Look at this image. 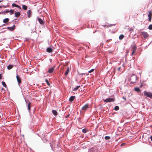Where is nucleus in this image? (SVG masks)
Returning <instances> with one entry per match:
<instances>
[{
  "mask_svg": "<svg viewBox=\"0 0 152 152\" xmlns=\"http://www.w3.org/2000/svg\"><path fill=\"white\" fill-rule=\"evenodd\" d=\"M137 79V77L136 76L133 74L131 75L130 77V80L131 81L130 83H135Z\"/></svg>",
  "mask_w": 152,
  "mask_h": 152,
  "instance_id": "1",
  "label": "nucleus"
},
{
  "mask_svg": "<svg viewBox=\"0 0 152 152\" xmlns=\"http://www.w3.org/2000/svg\"><path fill=\"white\" fill-rule=\"evenodd\" d=\"M144 95L147 97H149L151 99L152 98V93L150 92H147L144 91L143 92Z\"/></svg>",
  "mask_w": 152,
  "mask_h": 152,
  "instance_id": "2",
  "label": "nucleus"
},
{
  "mask_svg": "<svg viewBox=\"0 0 152 152\" xmlns=\"http://www.w3.org/2000/svg\"><path fill=\"white\" fill-rule=\"evenodd\" d=\"M55 67V66L54 65L52 67L49 68L48 69V73H49V74H52L54 71Z\"/></svg>",
  "mask_w": 152,
  "mask_h": 152,
  "instance_id": "3",
  "label": "nucleus"
},
{
  "mask_svg": "<svg viewBox=\"0 0 152 152\" xmlns=\"http://www.w3.org/2000/svg\"><path fill=\"white\" fill-rule=\"evenodd\" d=\"M141 34H142L144 39H147L148 38V34L147 32L145 31H142L141 32Z\"/></svg>",
  "mask_w": 152,
  "mask_h": 152,
  "instance_id": "4",
  "label": "nucleus"
},
{
  "mask_svg": "<svg viewBox=\"0 0 152 152\" xmlns=\"http://www.w3.org/2000/svg\"><path fill=\"white\" fill-rule=\"evenodd\" d=\"M114 101V99L113 98H109L106 99L104 100V102H110Z\"/></svg>",
  "mask_w": 152,
  "mask_h": 152,
  "instance_id": "5",
  "label": "nucleus"
},
{
  "mask_svg": "<svg viewBox=\"0 0 152 152\" xmlns=\"http://www.w3.org/2000/svg\"><path fill=\"white\" fill-rule=\"evenodd\" d=\"M54 50V48L53 46L51 45L48 47V53H51Z\"/></svg>",
  "mask_w": 152,
  "mask_h": 152,
  "instance_id": "6",
  "label": "nucleus"
},
{
  "mask_svg": "<svg viewBox=\"0 0 152 152\" xmlns=\"http://www.w3.org/2000/svg\"><path fill=\"white\" fill-rule=\"evenodd\" d=\"M50 147L51 148V149H52L53 150V151H54V150H56V149L57 148V147H56V148H55L54 147V143L53 142H52V143H50Z\"/></svg>",
  "mask_w": 152,
  "mask_h": 152,
  "instance_id": "7",
  "label": "nucleus"
},
{
  "mask_svg": "<svg viewBox=\"0 0 152 152\" xmlns=\"http://www.w3.org/2000/svg\"><path fill=\"white\" fill-rule=\"evenodd\" d=\"M88 107V105L87 104L85 105L82 108V110L83 111L86 110L87 109Z\"/></svg>",
  "mask_w": 152,
  "mask_h": 152,
  "instance_id": "8",
  "label": "nucleus"
},
{
  "mask_svg": "<svg viewBox=\"0 0 152 152\" xmlns=\"http://www.w3.org/2000/svg\"><path fill=\"white\" fill-rule=\"evenodd\" d=\"M16 77L18 84H20L21 83V78H20L19 76L17 75Z\"/></svg>",
  "mask_w": 152,
  "mask_h": 152,
  "instance_id": "9",
  "label": "nucleus"
},
{
  "mask_svg": "<svg viewBox=\"0 0 152 152\" xmlns=\"http://www.w3.org/2000/svg\"><path fill=\"white\" fill-rule=\"evenodd\" d=\"M152 16V13L151 12H150L149 13V14L148 15V20L149 22H151V18Z\"/></svg>",
  "mask_w": 152,
  "mask_h": 152,
  "instance_id": "10",
  "label": "nucleus"
},
{
  "mask_svg": "<svg viewBox=\"0 0 152 152\" xmlns=\"http://www.w3.org/2000/svg\"><path fill=\"white\" fill-rule=\"evenodd\" d=\"M15 26L14 25L12 26V27H7V29L11 31H12L15 29Z\"/></svg>",
  "mask_w": 152,
  "mask_h": 152,
  "instance_id": "11",
  "label": "nucleus"
},
{
  "mask_svg": "<svg viewBox=\"0 0 152 152\" xmlns=\"http://www.w3.org/2000/svg\"><path fill=\"white\" fill-rule=\"evenodd\" d=\"M27 14L28 15V18H30L31 15L32 14V12L31 10H28L27 12Z\"/></svg>",
  "mask_w": 152,
  "mask_h": 152,
  "instance_id": "12",
  "label": "nucleus"
},
{
  "mask_svg": "<svg viewBox=\"0 0 152 152\" xmlns=\"http://www.w3.org/2000/svg\"><path fill=\"white\" fill-rule=\"evenodd\" d=\"M38 20L39 22V23L41 25H43L44 23V22L40 18H38Z\"/></svg>",
  "mask_w": 152,
  "mask_h": 152,
  "instance_id": "13",
  "label": "nucleus"
},
{
  "mask_svg": "<svg viewBox=\"0 0 152 152\" xmlns=\"http://www.w3.org/2000/svg\"><path fill=\"white\" fill-rule=\"evenodd\" d=\"M12 6L13 7H16L19 9L20 10H21V7L18 5L15 4L13 3L12 4Z\"/></svg>",
  "mask_w": 152,
  "mask_h": 152,
  "instance_id": "14",
  "label": "nucleus"
},
{
  "mask_svg": "<svg viewBox=\"0 0 152 152\" xmlns=\"http://www.w3.org/2000/svg\"><path fill=\"white\" fill-rule=\"evenodd\" d=\"M75 98V96H72L70 97V98L69 99V101L70 102H72L74 100Z\"/></svg>",
  "mask_w": 152,
  "mask_h": 152,
  "instance_id": "15",
  "label": "nucleus"
},
{
  "mask_svg": "<svg viewBox=\"0 0 152 152\" xmlns=\"http://www.w3.org/2000/svg\"><path fill=\"white\" fill-rule=\"evenodd\" d=\"M69 67H68L66 71L64 73V75H67L69 73Z\"/></svg>",
  "mask_w": 152,
  "mask_h": 152,
  "instance_id": "16",
  "label": "nucleus"
},
{
  "mask_svg": "<svg viewBox=\"0 0 152 152\" xmlns=\"http://www.w3.org/2000/svg\"><path fill=\"white\" fill-rule=\"evenodd\" d=\"M15 17H18L20 16V14L19 12H15Z\"/></svg>",
  "mask_w": 152,
  "mask_h": 152,
  "instance_id": "17",
  "label": "nucleus"
},
{
  "mask_svg": "<svg viewBox=\"0 0 152 152\" xmlns=\"http://www.w3.org/2000/svg\"><path fill=\"white\" fill-rule=\"evenodd\" d=\"M134 90L138 92H140V89L138 87H135L134 88Z\"/></svg>",
  "mask_w": 152,
  "mask_h": 152,
  "instance_id": "18",
  "label": "nucleus"
},
{
  "mask_svg": "<svg viewBox=\"0 0 152 152\" xmlns=\"http://www.w3.org/2000/svg\"><path fill=\"white\" fill-rule=\"evenodd\" d=\"M31 103L30 102H28V110H30L31 109Z\"/></svg>",
  "mask_w": 152,
  "mask_h": 152,
  "instance_id": "19",
  "label": "nucleus"
},
{
  "mask_svg": "<svg viewBox=\"0 0 152 152\" xmlns=\"http://www.w3.org/2000/svg\"><path fill=\"white\" fill-rule=\"evenodd\" d=\"M52 113L55 115H56L58 114V113L56 111L54 110H52Z\"/></svg>",
  "mask_w": 152,
  "mask_h": 152,
  "instance_id": "20",
  "label": "nucleus"
},
{
  "mask_svg": "<svg viewBox=\"0 0 152 152\" xmlns=\"http://www.w3.org/2000/svg\"><path fill=\"white\" fill-rule=\"evenodd\" d=\"M22 8L23 10H26L27 9L28 7L26 6L23 5H22Z\"/></svg>",
  "mask_w": 152,
  "mask_h": 152,
  "instance_id": "21",
  "label": "nucleus"
},
{
  "mask_svg": "<svg viewBox=\"0 0 152 152\" xmlns=\"http://www.w3.org/2000/svg\"><path fill=\"white\" fill-rule=\"evenodd\" d=\"M9 21V19L8 18H5L3 20V22L4 23H6L8 22Z\"/></svg>",
  "mask_w": 152,
  "mask_h": 152,
  "instance_id": "22",
  "label": "nucleus"
},
{
  "mask_svg": "<svg viewBox=\"0 0 152 152\" xmlns=\"http://www.w3.org/2000/svg\"><path fill=\"white\" fill-rule=\"evenodd\" d=\"M13 67V66L11 65H9L7 66V69H12Z\"/></svg>",
  "mask_w": 152,
  "mask_h": 152,
  "instance_id": "23",
  "label": "nucleus"
},
{
  "mask_svg": "<svg viewBox=\"0 0 152 152\" xmlns=\"http://www.w3.org/2000/svg\"><path fill=\"white\" fill-rule=\"evenodd\" d=\"M80 86H77L75 88H74L73 89V91H76L77 90L80 88Z\"/></svg>",
  "mask_w": 152,
  "mask_h": 152,
  "instance_id": "24",
  "label": "nucleus"
},
{
  "mask_svg": "<svg viewBox=\"0 0 152 152\" xmlns=\"http://www.w3.org/2000/svg\"><path fill=\"white\" fill-rule=\"evenodd\" d=\"M124 36L123 35V34L121 35L119 37V39L120 40H121L124 38Z\"/></svg>",
  "mask_w": 152,
  "mask_h": 152,
  "instance_id": "25",
  "label": "nucleus"
},
{
  "mask_svg": "<svg viewBox=\"0 0 152 152\" xmlns=\"http://www.w3.org/2000/svg\"><path fill=\"white\" fill-rule=\"evenodd\" d=\"M136 48H137L134 45H133L132 47V49L133 50L136 51Z\"/></svg>",
  "mask_w": 152,
  "mask_h": 152,
  "instance_id": "26",
  "label": "nucleus"
},
{
  "mask_svg": "<svg viewBox=\"0 0 152 152\" xmlns=\"http://www.w3.org/2000/svg\"><path fill=\"white\" fill-rule=\"evenodd\" d=\"M104 138L106 140H109L110 139V136H106Z\"/></svg>",
  "mask_w": 152,
  "mask_h": 152,
  "instance_id": "27",
  "label": "nucleus"
},
{
  "mask_svg": "<svg viewBox=\"0 0 152 152\" xmlns=\"http://www.w3.org/2000/svg\"><path fill=\"white\" fill-rule=\"evenodd\" d=\"M119 109V107L118 106H115L114 107V110H118Z\"/></svg>",
  "mask_w": 152,
  "mask_h": 152,
  "instance_id": "28",
  "label": "nucleus"
},
{
  "mask_svg": "<svg viewBox=\"0 0 152 152\" xmlns=\"http://www.w3.org/2000/svg\"><path fill=\"white\" fill-rule=\"evenodd\" d=\"M82 132L84 133H85L87 132V131L86 129H82Z\"/></svg>",
  "mask_w": 152,
  "mask_h": 152,
  "instance_id": "29",
  "label": "nucleus"
},
{
  "mask_svg": "<svg viewBox=\"0 0 152 152\" xmlns=\"http://www.w3.org/2000/svg\"><path fill=\"white\" fill-rule=\"evenodd\" d=\"M148 29L150 30H152V24H150L148 27Z\"/></svg>",
  "mask_w": 152,
  "mask_h": 152,
  "instance_id": "30",
  "label": "nucleus"
},
{
  "mask_svg": "<svg viewBox=\"0 0 152 152\" xmlns=\"http://www.w3.org/2000/svg\"><path fill=\"white\" fill-rule=\"evenodd\" d=\"M9 11L11 15L13 14L14 13V10H9Z\"/></svg>",
  "mask_w": 152,
  "mask_h": 152,
  "instance_id": "31",
  "label": "nucleus"
},
{
  "mask_svg": "<svg viewBox=\"0 0 152 152\" xmlns=\"http://www.w3.org/2000/svg\"><path fill=\"white\" fill-rule=\"evenodd\" d=\"M2 84L5 87H6L7 86L5 82L4 81L2 82Z\"/></svg>",
  "mask_w": 152,
  "mask_h": 152,
  "instance_id": "32",
  "label": "nucleus"
},
{
  "mask_svg": "<svg viewBox=\"0 0 152 152\" xmlns=\"http://www.w3.org/2000/svg\"><path fill=\"white\" fill-rule=\"evenodd\" d=\"M94 70V69H91V70H89L88 72V73H90L93 72Z\"/></svg>",
  "mask_w": 152,
  "mask_h": 152,
  "instance_id": "33",
  "label": "nucleus"
},
{
  "mask_svg": "<svg viewBox=\"0 0 152 152\" xmlns=\"http://www.w3.org/2000/svg\"><path fill=\"white\" fill-rule=\"evenodd\" d=\"M4 12L6 13H8V12H9L10 11H9V10L8 9H7V10H6Z\"/></svg>",
  "mask_w": 152,
  "mask_h": 152,
  "instance_id": "34",
  "label": "nucleus"
},
{
  "mask_svg": "<svg viewBox=\"0 0 152 152\" xmlns=\"http://www.w3.org/2000/svg\"><path fill=\"white\" fill-rule=\"evenodd\" d=\"M135 51L132 50V52L131 54V55L132 56L134 54V53H135Z\"/></svg>",
  "mask_w": 152,
  "mask_h": 152,
  "instance_id": "35",
  "label": "nucleus"
},
{
  "mask_svg": "<svg viewBox=\"0 0 152 152\" xmlns=\"http://www.w3.org/2000/svg\"><path fill=\"white\" fill-rule=\"evenodd\" d=\"M80 75H85V73H80Z\"/></svg>",
  "mask_w": 152,
  "mask_h": 152,
  "instance_id": "36",
  "label": "nucleus"
},
{
  "mask_svg": "<svg viewBox=\"0 0 152 152\" xmlns=\"http://www.w3.org/2000/svg\"><path fill=\"white\" fill-rule=\"evenodd\" d=\"M113 24H110V25H109V26H107V27H110V26H113Z\"/></svg>",
  "mask_w": 152,
  "mask_h": 152,
  "instance_id": "37",
  "label": "nucleus"
},
{
  "mask_svg": "<svg viewBox=\"0 0 152 152\" xmlns=\"http://www.w3.org/2000/svg\"><path fill=\"white\" fill-rule=\"evenodd\" d=\"M2 79V75L1 74H0V80H1Z\"/></svg>",
  "mask_w": 152,
  "mask_h": 152,
  "instance_id": "38",
  "label": "nucleus"
},
{
  "mask_svg": "<svg viewBox=\"0 0 152 152\" xmlns=\"http://www.w3.org/2000/svg\"><path fill=\"white\" fill-rule=\"evenodd\" d=\"M124 145H125V144H124V143H122V144H121V146H123Z\"/></svg>",
  "mask_w": 152,
  "mask_h": 152,
  "instance_id": "39",
  "label": "nucleus"
},
{
  "mask_svg": "<svg viewBox=\"0 0 152 152\" xmlns=\"http://www.w3.org/2000/svg\"><path fill=\"white\" fill-rule=\"evenodd\" d=\"M49 61L50 62H51L52 61V59H50Z\"/></svg>",
  "mask_w": 152,
  "mask_h": 152,
  "instance_id": "40",
  "label": "nucleus"
},
{
  "mask_svg": "<svg viewBox=\"0 0 152 152\" xmlns=\"http://www.w3.org/2000/svg\"><path fill=\"white\" fill-rule=\"evenodd\" d=\"M121 67H119L118 68V70H120V69H121Z\"/></svg>",
  "mask_w": 152,
  "mask_h": 152,
  "instance_id": "41",
  "label": "nucleus"
},
{
  "mask_svg": "<svg viewBox=\"0 0 152 152\" xmlns=\"http://www.w3.org/2000/svg\"><path fill=\"white\" fill-rule=\"evenodd\" d=\"M150 138H151V140L152 141V136H151Z\"/></svg>",
  "mask_w": 152,
  "mask_h": 152,
  "instance_id": "42",
  "label": "nucleus"
},
{
  "mask_svg": "<svg viewBox=\"0 0 152 152\" xmlns=\"http://www.w3.org/2000/svg\"><path fill=\"white\" fill-rule=\"evenodd\" d=\"M45 81L46 82V83L48 84V80L47 79H46Z\"/></svg>",
  "mask_w": 152,
  "mask_h": 152,
  "instance_id": "43",
  "label": "nucleus"
},
{
  "mask_svg": "<svg viewBox=\"0 0 152 152\" xmlns=\"http://www.w3.org/2000/svg\"><path fill=\"white\" fill-rule=\"evenodd\" d=\"M69 116V115H67V116L66 117V118L68 117Z\"/></svg>",
  "mask_w": 152,
  "mask_h": 152,
  "instance_id": "44",
  "label": "nucleus"
},
{
  "mask_svg": "<svg viewBox=\"0 0 152 152\" xmlns=\"http://www.w3.org/2000/svg\"><path fill=\"white\" fill-rule=\"evenodd\" d=\"M48 86H50V85L48 82Z\"/></svg>",
  "mask_w": 152,
  "mask_h": 152,
  "instance_id": "45",
  "label": "nucleus"
},
{
  "mask_svg": "<svg viewBox=\"0 0 152 152\" xmlns=\"http://www.w3.org/2000/svg\"><path fill=\"white\" fill-rule=\"evenodd\" d=\"M123 98L125 100L126 99V98L124 97H123Z\"/></svg>",
  "mask_w": 152,
  "mask_h": 152,
  "instance_id": "46",
  "label": "nucleus"
},
{
  "mask_svg": "<svg viewBox=\"0 0 152 152\" xmlns=\"http://www.w3.org/2000/svg\"><path fill=\"white\" fill-rule=\"evenodd\" d=\"M107 26L106 25H103V26H104V27H105V26Z\"/></svg>",
  "mask_w": 152,
  "mask_h": 152,
  "instance_id": "47",
  "label": "nucleus"
},
{
  "mask_svg": "<svg viewBox=\"0 0 152 152\" xmlns=\"http://www.w3.org/2000/svg\"><path fill=\"white\" fill-rule=\"evenodd\" d=\"M2 6H0V8L2 7Z\"/></svg>",
  "mask_w": 152,
  "mask_h": 152,
  "instance_id": "48",
  "label": "nucleus"
},
{
  "mask_svg": "<svg viewBox=\"0 0 152 152\" xmlns=\"http://www.w3.org/2000/svg\"><path fill=\"white\" fill-rule=\"evenodd\" d=\"M46 51L48 52V48L46 49Z\"/></svg>",
  "mask_w": 152,
  "mask_h": 152,
  "instance_id": "49",
  "label": "nucleus"
},
{
  "mask_svg": "<svg viewBox=\"0 0 152 152\" xmlns=\"http://www.w3.org/2000/svg\"><path fill=\"white\" fill-rule=\"evenodd\" d=\"M2 1H0V3Z\"/></svg>",
  "mask_w": 152,
  "mask_h": 152,
  "instance_id": "50",
  "label": "nucleus"
},
{
  "mask_svg": "<svg viewBox=\"0 0 152 152\" xmlns=\"http://www.w3.org/2000/svg\"><path fill=\"white\" fill-rule=\"evenodd\" d=\"M1 12H0V14H1Z\"/></svg>",
  "mask_w": 152,
  "mask_h": 152,
  "instance_id": "51",
  "label": "nucleus"
}]
</instances>
